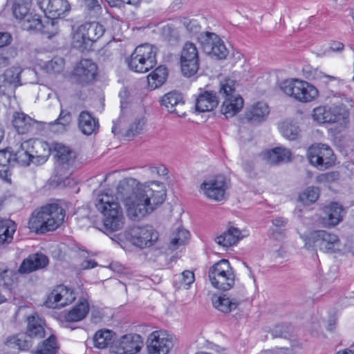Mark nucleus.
I'll list each match as a JSON object with an SVG mask.
<instances>
[{
  "label": "nucleus",
  "instance_id": "nucleus-1",
  "mask_svg": "<svg viewBox=\"0 0 354 354\" xmlns=\"http://www.w3.org/2000/svg\"><path fill=\"white\" fill-rule=\"evenodd\" d=\"M65 217L64 209L57 204H48L35 209L29 218V228L37 233L56 230Z\"/></svg>",
  "mask_w": 354,
  "mask_h": 354
},
{
  "label": "nucleus",
  "instance_id": "nucleus-2",
  "mask_svg": "<svg viewBox=\"0 0 354 354\" xmlns=\"http://www.w3.org/2000/svg\"><path fill=\"white\" fill-rule=\"evenodd\" d=\"M166 187L158 181H151L138 189L136 211L142 215L152 212L166 198Z\"/></svg>",
  "mask_w": 354,
  "mask_h": 354
},
{
  "label": "nucleus",
  "instance_id": "nucleus-3",
  "mask_svg": "<svg viewBox=\"0 0 354 354\" xmlns=\"http://www.w3.org/2000/svg\"><path fill=\"white\" fill-rule=\"evenodd\" d=\"M95 206L103 215L102 222L106 230L113 232L122 227L124 224L122 211L113 196L107 194L99 195Z\"/></svg>",
  "mask_w": 354,
  "mask_h": 354
},
{
  "label": "nucleus",
  "instance_id": "nucleus-4",
  "mask_svg": "<svg viewBox=\"0 0 354 354\" xmlns=\"http://www.w3.org/2000/svg\"><path fill=\"white\" fill-rule=\"evenodd\" d=\"M304 242V248L308 250H317L326 253H335L341 250L342 243L339 236L324 230H313L308 234H300Z\"/></svg>",
  "mask_w": 354,
  "mask_h": 354
},
{
  "label": "nucleus",
  "instance_id": "nucleus-5",
  "mask_svg": "<svg viewBox=\"0 0 354 354\" xmlns=\"http://www.w3.org/2000/svg\"><path fill=\"white\" fill-rule=\"evenodd\" d=\"M157 48L144 44L136 48L127 60L129 68L136 73H146L156 64Z\"/></svg>",
  "mask_w": 354,
  "mask_h": 354
},
{
  "label": "nucleus",
  "instance_id": "nucleus-6",
  "mask_svg": "<svg viewBox=\"0 0 354 354\" xmlns=\"http://www.w3.org/2000/svg\"><path fill=\"white\" fill-rule=\"evenodd\" d=\"M281 89L287 95L305 103L315 100L319 94L315 86L299 79L286 80L281 83Z\"/></svg>",
  "mask_w": 354,
  "mask_h": 354
},
{
  "label": "nucleus",
  "instance_id": "nucleus-7",
  "mask_svg": "<svg viewBox=\"0 0 354 354\" xmlns=\"http://www.w3.org/2000/svg\"><path fill=\"white\" fill-rule=\"evenodd\" d=\"M208 277L212 286L222 290H230L235 283L233 268L226 259H222L212 266L208 271Z\"/></svg>",
  "mask_w": 354,
  "mask_h": 354
},
{
  "label": "nucleus",
  "instance_id": "nucleus-8",
  "mask_svg": "<svg viewBox=\"0 0 354 354\" xmlns=\"http://www.w3.org/2000/svg\"><path fill=\"white\" fill-rule=\"evenodd\" d=\"M32 0H13L12 13L19 20L24 30H31L32 28H39V15L30 12Z\"/></svg>",
  "mask_w": 354,
  "mask_h": 354
},
{
  "label": "nucleus",
  "instance_id": "nucleus-9",
  "mask_svg": "<svg viewBox=\"0 0 354 354\" xmlns=\"http://www.w3.org/2000/svg\"><path fill=\"white\" fill-rule=\"evenodd\" d=\"M308 156L310 164L320 170L330 168L335 162L333 151L325 144L313 145L308 149Z\"/></svg>",
  "mask_w": 354,
  "mask_h": 354
},
{
  "label": "nucleus",
  "instance_id": "nucleus-10",
  "mask_svg": "<svg viewBox=\"0 0 354 354\" xmlns=\"http://www.w3.org/2000/svg\"><path fill=\"white\" fill-rule=\"evenodd\" d=\"M348 112L343 105L323 106L314 109L313 119L319 123L345 122Z\"/></svg>",
  "mask_w": 354,
  "mask_h": 354
},
{
  "label": "nucleus",
  "instance_id": "nucleus-11",
  "mask_svg": "<svg viewBox=\"0 0 354 354\" xmlns=\"http://www.w3.org/2000/svg\"><path fill=\"white\" fill-rule=\"evenodd\" d=\"M197 39L203 51L207 55L218 59H223L227 57L228 50L223 41L215 33L201 32L198 35Z\"/></svg>",
  "mask_w": 354,
  "mask_h": 354
},
{
  "label": "nucleus",
  "instance_id": "nucleus-12",
  "mask_svg": "<svg viewBox=\"0 0 354 354\" xmlns=\"http://www.w3.org/2000/svg\"><path fill=\"white\" fill-rule=\"evenodd\" d=\"M180 68L183 75L188 77L198 71V51L194 44L187 42L184 45L180 54Z\"/></svg>",
  "mask_w": 354,
  "mask_h": 354
},
{
  "label": "nucleus",
  "instance_id": "nucleus-13",
  "mask_svg": "<svg viewBox=\"0 0 354 354\" xmlns=\"http://www.w3.org/2000/svg\"><path fill=\"white\" fill-rule=\"evenodd\" d=\"M174 346L172 337L164 331H154L147 340L149 354H168Z\"/></svg>",
  "mask_w": 354,
  "mask_h": 354
},
{
  "label": "nucleus",
  "instance_id": "nucleus-14",
  "mask_svg": "<svg viewBox=\"0 0 354 354\" xmlns=\"http://www.w3.org/2000/svg\"><path fill=\"white\" fill-rule=\"evenodd\" d=\"M143 346L142 337L138 334H128L111 346V354H136Z\"/></svg>",
  "mask_w": 354,
  "mask_h": 354
},
{
  "label": "nucleus",
  "instance_id": "nucleus-15",
  "mask_svg": "<svg viewBox=\"0 0 354 354\" xmlns=\"http://www.w3.org/2000/svg\"><path fill=\"white\" fill-rule=\"evenodd\" d=\"M130 241L139 248L151 246L158 239V232L151 226H135L130 230Z\"/></svg>",
  "mask_w": 354,
  "mask_h": 354
},
{
  "label": "nucleus",
  "instance_id": "nucleus-16",
  "mask_svg": "<svg viewBox=\"0 0 354 354\" xmlns=\"http://www.w3.org/2000/svg\"><path fill=\"white\" fill-rule=\"evenodd\" d=\"M76 297L73 290L63 285L55 287L46 301L48 308H60L71 304Z\"/></svg>",
  "mask_w": 354,
  "mask_h": 354
},
{
  "label": "nucleus",
  "instance_id": "nucleus-17",
  "mask_svg": "<svg viewBox=\"0 0 354 354\" xmlns=\"http://www.w3.org/2000/svg\"><path fill=\"white\" fill-rule=\"evenodd\" d=\"M227 187L225 178H207L201 185V192L210 199L221 201L224 199Z\"/></svg>",
  "mask_w": 354,
  "mask_h": 354
},
{
  "label": "nucleus",
  "instance_id": "nucleus-18",
  "mask_svg": "<svg viewBox=\"0 0 354 354\" xmlns=\"http://www.w3.org/2000/svg\"><path fill=\"white\" fill-rule=\"evenodd\" d=\"M97 74V66L89 59H84L76 65L73 71L75 80L80 84H88L93 82Z\"/></svg>",
  "mask_w": 354,
  "mask_h": 354
},
{
  "label": "nucleus",
  "instance_id": "nucleus-19",
  "mask_svg": "<svg viewBox=\"0 0 354 354\" xmlns=\"http://www.w3.org/2000/svg\"><path fill=\"white\" fill-rule=\"evenodd\" d=\"M24 147L30 149L33 158V164H43L50 155L51 148L49 144L39 139H30L25 141Z\"/></svg>",
  "mask_w": 354,
  "mask_h": 354
},
{
  "label": "nucleus",
  "instance_id": "nucleus-20",
  "mask_svg": "<svg viewBox=\"0 0 354 354\" xmlns=\"http://www.w3.org/2000/svg\"><path fill=\"white\" fill-rule=\"evenodd\" d=\"M37 4L48 18H59L70 10L67 0H37Z\"/></svg>",
  "mask_w": 354,
  "mask_h": 354
},
{
  "label": "nucleus",
  "instance_id": "nucleus-21",
  "mask_svg": "<svg viewBox=\"0 0 354 354\" xmlns=\"http://www.w3.org/2000/svg\"><path fill=\"white\" fill-rule=\"evenodd\" d=\"M54 151L57 158V170L59 176L71 175V165L73 161V154L71 150L61 143H56L54 145Z\"/></svg>",
  "mask_w": 354,
  "mask_h": 354
},
{
  "label": "nucleus",
  "instance_id": "nucleus-22",
  "mask_svg": "<svg viewBox=\"0 0 354 354\" xmlns=\"http://www.w3.org/2000/svg\"><path fill=\"white\" fill-rule=\"evenodd\" d=\"M184 100L182 94L177 91H171L166 93L161 99V104L170 113H175L178 115L185 116L183 110Z\"/></svg>",
  "mask_w": 354,
  "mask_h": 354
},
{
  "label": "nucleus",
  "instance_id": "nucleus-23",
  "mask_svg": "<svg viewBox=\"0 0 354 354\" xmlns=\"http://www.w3.org/2000/svg\"><path fill=\"white\" fill-rule=\"evenodd\" d=\"M269 113L268 105L265 102H258L246 109L244 118L251 123H260L266 120Z\"/></svg>",
  "mask_w": 354,
  "mask_h": 354
},
{
  "label": "nucleus",
  "instance_id": "nucleus-24",
  "mask_svg": "<svg viewBox=\"0 0 354 354\" xmlns=\"http://www.w3.org/2000/svg\"><path fill=\"white\" fill-rule=\"evenodd\" d=\"M261 158L269 164L286 163L292 160V154L290 149L277 147L266 151L261 154Z\"/></svg>",
  "mask_w": 354,
  "mask_h": 354
},
{
  "label": "nucleus",
  "instance_id": "nucleus-25",
  "mask_svg": "<svg viewBox=\"0 0 354 354\" xmlns=\"http://www.w3.org/2000/svg\"><path fill=\"white\" fill-rule=\"evenodd\" d=\"M325 216L324 223L329 227H335L342 221L345 214L342 205L337 202H331L324 207Z\"/></svg>",
  "mask_w": 354,
  "mask_h": 354
},
{
  "label": "nucleus",
  "instance_id": "nucleus-26",
  "mask_svg": "<svg viewBox=\"0 0 354 354\" xmlns=\"http://www.w3.org/2000/svg\"><path fill=\"white\" fill-rule=\"evenodd\" d=\"M48 263V259L46 255L38 253L32 254L23 261L19 268V272L20 273H30L44 268Z\"/></svg>",
  "mask_w": 354,
  "mask_h": 354
},
{
  "label": "nucleus",
  "instance_id": "nucleus-27",
  "mask_svg": "<svg viewBox=\"0 0 354 354\" xmlns=\"http://www.w3.org/2000/svg\"><path fill=\"white\" fill-rule=\"evenodd\" d=\"M244 105V100L241 95H231L223 99L221 112L225 118H232L241 111Z\"/></svg>",
  "mask_w": 354,
  "mask_h": 354
},
{
  "label": "nucleus",
  "instance_id": "nucleus-28",
  "mask_svg": "<svg viewBox=\"0 0 354 354\" xmlns=\"http://www.w3.org/2000/svg\"><path fill=\"white\" fill-rule=\"evenodd\" d=\"M244 295H241L239 297L227 296L223 295L213 300L214 306L218 310L229 313L232 310H235L243 300Z\"/></svg>",
  "mask_w": 354,
  "mask_h": 354
},
{
  "label": "nucleus",
  "instance_id": "nucleus-29",
  "mask_svg": "<svg viewBox=\"0 0 354 354\" xmlns=\"http://www.w3.org/2000/svg\"><path fill=\"white\" fill-rule=\"evenodd\" d=\"M218 97L214 91H206L201 93L196 102V109L198 112L211 111L217 106Z\"/></svg>",
  "mask_w": 354,
  "mask_h": 354
},
{
  "label": "nucleus",
  "instance_id": "nucleus-30",
  "mask_svg": "<svg viewBox=\"0 0 354 354\" xmlns=\"http://www.w3.org/2000/svg\"><path fill=\"white\" fill-rule=\"evenodd\" d=\"M78 127L84 134L91 135L99 127L98 120L90 112L83 111L79 115Z\"/></svg>",
  "mask_w": 354,
  "mask_h": 354
},
{
  "label": "nucleus",
  "instance_id": "nucleus-31",
  "mask_svg": "<svg viewBox=\"0 0 354 354\" xmlns=\"http://www.w3.org/2000/svg\"><path fill=\"white\" fill-rule=\"evenodd\" d=\"M21 69L19 67H12L6 70L3 75H0V93H5L9 86L19 85Z\"/></svg>",
  "mask_w": 354,
  "mask_h": 354
},
{
  "label": "nucleus",
  "instance_id": "nucleus-32",
  "mask_svg": "<svg viewBox=\"0 0 354 354\" xmlns=\"http://www.w3.org/2000/svg\"><path fill=\"white\" fill-rule=\"evenodd\" d=\"M26 334L29 337L42 338L45 335V322L38 315L29 316L27 319Z\"/></svg>",
  "mask_w": 354,
  "mask_h": 354
},
{
  "label": "nucleus",
  "instance_id": "nucleus-33",
  "mask_svg": "<svg viewBox=\"0 0 354 354\" xmlns=\"http://www.w3.org/2000/svg\"><path fill=\"white\" fill-rule=\"evenodd\" d=\"M12 123L18 133L24 134L31 129L35 120L23 112H15L12 115Z\"/></svg>",
  "mask_w": 354,
  "mask_h": 354
},
{
  "label": "nucleus",
  "instance_id": "nucleus-34",
  "mask_svg": "<svg viewBox=\"0 0 354 354\" xmlns=\"http://www.w3.org/2000/svg\"><path fill=\"white\" fill-rule=\"evenodd\" d=\"M243 237L241 232L238 228L230 227L226 232L217 236L215 241L223 247L228 248L236 244Z\"/></svg>",
  "mask_w": 354,
  "mask_h": 354
},
{
  "label": "nucleus",
  "instance_id": "nucleus-35",
  "mask_svg": "<svg viewBox=\"0 0 354 354\" xmlns=\"http://www.w3.org/2000/svg\"><path fill=\"white\" fill-rule=\"evenodd\" d=\"M72 45L74 48L82 51L91 47V39L88 38L83 24L73 31Z\"/></svg>",
  "mask_w": 354,
  "mask_h": 354
},
{
  "label": "nucleus",
  "instance_id": "nucleus-36",
  "mask_svg": "<svg viewBox=\"0 0 354 354\" xmlns=\"http://www.w3.org/2000/svg\"><path fill=\"white\" fill-rule=\"evenodd\" d=\"M168 75L165 66L157 67L147 76L148 86L151 90H154L162 86L166 81Z\"/></svg>",
  "mask_w": 354,
  "mask_h": 354
},
{
  "label": "nucleus",
  "instance_id": "nucleus-37",
  "mask_svg": "<svg viewBox=\"0 0 354 354\" xmlns=\"http://www.w3.org/2000/svg\"><path fill=\"white\" fill-rule=\"evenodd\" d=\"M88 310V304L86 300H84L69 310L64 315V319L67 322L81 321L86 316Z\"/></svg>",
  "mask_w": 354,
  "mask_h": 354
},
{
  "label": "nucleus",
  "instance_id": "nucleus-38",
  "mask_svg": "<svg viewBox=\"0 0 354 354\" xmlns=\"http://www.w3.org/2000/svg\"><path fill=\"white\" fill-rule=\"evenodd\" d=\"M115 335V334L111 330H99L93 337L94 346L100 349L105 348L113 344Z\"/></svg>",
  "mask_w": 354,
  "mask_h": 354
},
{
  "label": "nucleus",
  "instance_id": "nucleus-39",
  "mask_svg": "<svg viewBox=\"0 0 354 354\" xmlns=\"http://www.w3.org/2000/svg\"><path fill=\"white\" fill-rule=\"evenodd\" d=\"M15 230L16 227L11 221L0 218V245L10 243Z\"/></svg>",
  "mask_w": 354,
  "mask_h": 354
},
{
  "label": "nucleus",
  "instance_id": "nucleus-40",
  "mask_svg": "<svg viewBox=\"0 0 354 354\" xmlns=\"http://www.w3.org/2000/svg\"><path fill=\"white\" fill-rule=\"evenodd\" d=\"M282 136L289 140H295L300 136V129L297 123L287 120L283 122L279 126Z\"/></svg>",
  "mask_w": 354,
  "mask_h": 354
},
{
  "label": "nucleus",
  "instance_id": "nucleus-41",
  "mask_svg": "<svg viewBox=\"0 0 354 354\" xmlns=\"http://www.w3.org/2000/svg\"><path fill=\"white\" fill-rule=\"evenodd\" d=\"M39 24L41 27L32 28V30H39L46 35L48 38H51L58 33L57 21L55 18H48L43 22L41 16H39Z\"/></svg>",
  "mask_w": 354,
  "mask_h": 354
},
{
  "label": "nucleus",
  "instance_id": "nucleus-42",
  "mask_svg": "<svg viewBox=\"0 0 354 354\" xmlns=\"http://www.w3.org/2000/svg\"><path fill=\"white\" fill-rule=\"evenodd\" d=\"M83 26L88 38L91 39V44L102 37L104 32L103 26L96 21L86 23Z\"/></svg>",
  "mask_w": 354,
  "mask_h": 354
},
{
  "label": "nucleus",
  "instance_id": "nucleus-43",
  "mask_svg": "<svg viewBox=\"0 0 354 354\" xmlns=\"http://www.w3.org/2000/svg\"><path fill=\"white\" fill-rule=\"evenodd\" d=\"M319 195L320 191L319 188L308 187L300 193L298 200L304 205H310L317 201Z\"/></svg>",
  "mask_w": 354,
  "mask_h": 354
},
{
  "label": "nucleus",
  "instance_id": "nucleus-44",
  "mask_svg": "<svg viewBox=\"0 0 354 354\" xmlns=\"http://www.w3.org/2000/svg\"><path fill=\"white\" fill-rule=\"evenodd\" d=\"M219 94L223 99L231 97V95H240L236 91V82L231 79H225L221 81Z\"/></svg>",
  "mask_w": 354,
  "mask_h": 354
},
{
  "label": "nucleus",
  "instance_id": "nucleus-45",
  "mask_svg": "<svg viewBox=\"0 0 354 354\" xmlns=\"http://www.w3.org/2000/svg\"><path fill=\"white\" fill-rule=\"evenodd\" d=\"M58 350L55 336L50 335L37 347L33 354H55Z\"/></svg>",
  "mask_w": 354,
  "mask_h": 354
},
{
  "label": "nucleus",
  "instance_id": "nucleus-46",
  "mask_svg": "<svg viewBox=\"0 0 354 354\" xmlns=\"http://www.w3.org/2000/svg\"><path fill=\"white\" fill-rule=\"evenodd\" d=\"M65 65L64 60L60 57H55L50 61L45 62L41 68L50 75H57L62 72Z\"/></svg>",
  "mask_w": 354,
  "mask_h": 354
},
{
  "label": "nucleus",
  "instance_id": "nucleus-47",
  "mask_svg": "<svg viewBox=\"0 0 354 354\" xmlns=\"http://www.w3.org/2000/svg\"><path fill=\"white\" fill-rule=\"evenodd\" d=\"M146 120L144 116L140 115L136 118L130 124L127 131L124 133V136L132 138L139 135L143 130Z\"/></svg>",
  "mask_w": 354,
  "mask_h": 354
},
{
  "label": "nucleus",
  "instance_id": "nucleus-48",
  "mask_svg": "<svg viewBox=\"0 0 354 354\" xmlns=\"http://www.w3.org/2000/svg\"><path fill=\"white\" fill-rule=\"evenodd\" d=\"M25 141L23 142L19 149L15 153V160L19 164L23 165H29L33 163V158H32V153L30 149H26L24 147Z\"/></svg>",
  "mask_w": 354,
  "mask_h": 354
},
{
  "label": "nucleus",
  "instance_id": "nucleus-49",
  "mask_svg": "<svg viewBox=\"0 0 354 354\" xmlns=\"http://www.w3.org/2000/svg\"><path fill=\"white\" fill-rule=\"evenodd\" d=\"M194 281V274L189 270H185L180 274L175 277L174 285L179 288L183 287L187 289Z\"/></svg>",
  "mask_w": 354,
  "mask_h": 354
},
{
  "label": "nucleus",
  "instance_id": "nucleus-50",
  "mask_svg": "<svg viewBox=\"0 0 354 354\" xmlns=\"http://www.w3.org/2000/svg\"><path fill=\"white\" fill-rule=\"evenodd\" d=\"M9 346L17 347L19 350H27L31 346V342L24 335H18L8 340Z\"/></svg>",
  "mask_w": 354,
  "mask_h": 354
},
{
  "label": "nucleus",
  "instance_id": "nucleus-51",
  "mask_svg": "<svg viewBox=\"0 0 354 354\" xmlns=\"http://www.w3.org/2000/svg\"><path fill=\"white\" fill-rule=\"evenodd\" d=\"M189 238V232L185 229H179L173 234L171 245L174 250L177 249L180 245H183Z\"/></svg>",
  "mask_w": 354,
  "mask_h": 354
},
{
  "label": "nucleus",
  "instance_id": "nucleus-52",
  "mask_svg": "<svg viewBox=\"0 0 354 354\" xmlns=\"http://www.w3.org/2000/svg\"><path fill=\"white\" fill-rule=\"evenodd\" d=\"M180 21L186 30L191 34L196 35L199 32L201 26L196 19L183 17Z\"/></svg>",
  "mask_w": 354,
  "mask_h": 354
},
{
  "label": "nucleus",
  "instance_id": "nucleus-53",
  "mask_svg": "<svg viewBox=\"0 0 354 354\" xmlns=\"http://www.w3.org/2000/svg\"><path fill=\"white\" fill-rule=\"evenodd\" d=\"M13 272L4 268H0V286L9 288L13 283Z\"/></svg>",
  "mask_w": 354,
  "mask_h": 354
},
{
  "label": "nucleus",
  "instance_id": "nucleus-54",
  "mask_svg": "<svg viewBox=\"0 0 354 354\" xmlns=\"http://www.w3.org/2000/svg\"><path fill=\"white\" fill-rule=\"evenodd\" d=\"M169 174V169L163 165L151 166L149 169L148 175L151 176H165Z\"/></svg>",
  "mask_w": 354,
  "mask_h": 354
},
{
  "label": "nucleus",
  "instance_id": "nucleus-55",
  "mask_svg": "<svg viewBox=\"0 0 354 354\" xmlns=\"http://www.w3.org/2000/svg\"><path fill=\"white\" fill-rule=\"evenodd\" d=\"M111 6H119L122 3H126L133 6H138L140 0H106Z\"/></svg>",
  "mask_w": 354,
  "mask_h": 354
},
{
  "label": "nucleus",
  "instance_id": "nucleus-56",
  "mask_svg": "<svg viewBox=\"0 0 354 354\" xmlns=\"http://www.w3.org/2000/svg\"><path fill=\"white\" fill-rule=\"evenodd\" d=\"M11 154L7 151H0V167L2 169H8V163H10Z\"/></svg>",
  "mask_w": 354,
  "mask_h": 354
},
{
  "label": "nucleus",
  "instance_id": "nucleus-57",
  "mask_svg": "<svg viewBox=\"0 0 354 354\" xmlns=\"http://www.w3.org/2000/svg\"><path fill=\"white\" fill-rule=\"evenodd\" d=\"M56 120L60 122V124L65 127H67L71 122V115L69 112L62 111L59 118Z\"/></svg>",
  "mask_w": 354,
  "mask_h": 354
},
{
  "label": "nucleus",
  "instance_id": "nucleus-58",
  "mask_svg": "<svg viewBox=\"0 0 354 354\" xmlns=\"http://www.w3.org/2000/svg\"><path fill=\"white\" fill-rule=\"evenodd\" d=\"M288 223V219L283 216H278L272 220L274 227L285 229Z\"/></svg>",
  "mask_w": 354,
  "mask_h": 354
},
{
  "label": "nucleus",
  "instance_id": "nucleus-59",
  "mask_svg": "<svg viewBox=\"0 0 354 354\" xmlns=\"http://www.w3.org/2000/svg\"><path fill=\"white\" fill-rule=\"evenodd\" d=\"M12 40V35L9 32H0V48L8 46Z\"/></svg>",
  "mask_w": 354,
  "mask_h": 354
},
{
  "label": "nucleus",
  "instance_id": "nucleus-60",
  "mask_svg": "<svg viewBox=\"0 0 354 354\" xmlns=\"http://www.w3.org/2000/svg\"><path fill=\"white\" fill-rule=\"evenodd\" d=\"M50 129L55 133H63L66 127L60 124V122L55 120L53 122L50 124Z\"/></svg>",
  "mask_w": 354,
  "mask_h": 354
},
{
  "label": "nucleus",
  "instance_id": "nucleus-61",
  "mask_svg": "<svg viewBox=\"0 0 354 354\" xmlns=\"http://www.w3.org/2000/svg\"><path fill=\"white\" fill-rule=\"evenodd\" d=\"M89 10L99 11L101 9L98 0H82Z\"/></svg>",
  "mask_w": 354,
  "mask_h": 354
},
{
  "label": "nucleus",
  "instance_id": "nucleus-62",
  "mask_svg": "<svg viewBox=\"0 0 354 354\" xmlns=\"http://www.w3.org/2000/svg\"><path fill=\"white\" fill-rule=\"evenodd\" d=\"M270 232L272 237L275 239H281L285 236V229L272 227L270 228Z\"/></svg>",
  "mask_w": 354,
  "mask_h": 354
},
{
  "label": "nucleus",
  "instance_id": "nucleus-63",
  "mask_svg": "<svg viewBox=\"0 0 354 354\" xmlns=\"http://www.w3.org/2000/svg\"><path fill=\"white\" fill-rule=\"evenodd\" d=\"M344 44L339 41H333L330 44V48L334 52H339L343 50Z\"/></svg>",
  "mask_w": 354,
  "mask_h": 354
},
{
  "label": "nucleus",
  "instance_id": "nucleus-64",
  "mask_svg": "<svg viewBox=\"0 0 354 354\" xmlns=\"http://www.w3.org/2000/svg\"><path fill=\"white\" fill-rule=\"evenodd\" d=\"M97 266V263L94 260H86L82 263L83 269L93 268Z\"/></svg>",
  "mask_w": 354,
  "mask_h": 354
}]
</instances>
